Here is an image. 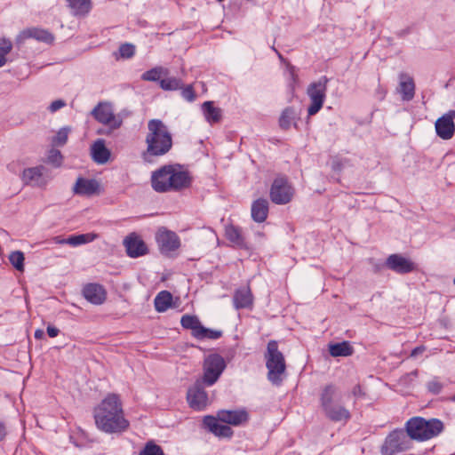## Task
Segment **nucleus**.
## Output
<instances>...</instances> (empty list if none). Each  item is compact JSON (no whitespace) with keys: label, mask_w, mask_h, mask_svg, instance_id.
<instances>
[{"label":"nucleus","mask_w":455,"mask_h":455,"mask_svg":"<svg viewBox=\"0 0 455 455\" xmlns=\"http://www.w3.org/2000/svg\"><path fill=\"white\" fill-rule=\"evenodd\" d=\"M94 419L97 427L105 433H120L129 427L121 401L115 394L108 395L95 408Z\"/></svg>","instance_id":"nucleus-1"},{"label":"nucleus","mask_w":455,"mask_h":455,"mask_svg":"<svg viewBox=\"0 0 455 455\" xmlns=\"http://www.w3.org/2000/svg\"><path fill=\"white\" fill-rule=\"evenodd\" d=\"M148 133L145 142L146 150L141 154L145 163L152 164L156 157L167 154L172 147V137L168 127L160 119L148 122Z\"/></svg>","instance_id":"nucleus-2"},{"label":"nucleus","mask_w":455,"mask_h":455,"mask_svg":"<svg viewBox=\"0 0 455 455\" xmlns=\"http://www.w3.org/2000/svg\"><path fill=\"white\" fill-rule=\"evenodd\" d=\"M444 426L438 419H425L421 417L410 419L405 424V431L411 441H427L440 435Z\"/></svg>","instance_id":"nucleus-3"},{"label":"nucleus","mask_w":455,"mask_h":455,"mask_svg":"<svg viewBox=\"0 0 455 455\" xmlns=\"http://www.w3.org/2000/svg\"><path fill=\"white\" fill-rule=\"evenodd\" d=\"M266 367L267 369V379L275 386H280L283 379L286 370L285 359L278 349V344L275 340H270L267 343V352L265 353Z\"/></svg>","instance_id":"nucleus-4"},{"label":"nucleus","mask_w":455,"mask_h":455,"mask_svg":"<svg viewBox=\"0 0 455 455\" xmlns=\"http://www.w3.org/2000/svg\"><path fill=\"white\" fill-rule=\"evenodd\" d=\"M412 447V442L403 429H395L386 437L380 452L382 455H395L410 450Z\"/></svg>","instance_id":"nucleus-5"},{"label":"nucleus","mask_w":455,"mask_h":455,"mask_svg":"<svg viewBox=\"0 0 455 455\" xmlns=\"http://www.w3.org/2000/svg\"><path fill=\"white\" fill-rule=\"evenodd\" d=\"M328 82L329 79L323 76L308 85L307 94L310 99V105L307 108L309 116L315 115L323 108L326 98Z\"/></svg>","instance_id":"nucleus-6"},{"label":"nucleus","mask_w":455,"mask_h":455,"mask_svg":"<svg viewBox=\"0 0 455 455\" xmlns=\"http://www.w3.org/2000/svg\"><path fill=\"white\" fill-rule=\"evenodd\" d=\"M91 115L97 122L108 126L111 131L120 128L123 124L122 118L115 115L111 103L107 101L99 102Z\"/></svg>","instance_id":"nucleus-7"},{"label":"nucleus","mask_w":455,"mask_h":455,"mask_svg":"<svg viewBox=\"0 0 455 455\" xmlns=\"http://www.w3.org/2000/svg\"><path fill=\"white\" fill-rule=\"evenodd\" d=\"M226 368V363L218 354L208 355L204 363V376L201 379L205 385L212 386Z\"/></svg>","instance_id":"nucleus-8"},{"label":"nucleus","mask_w":455,"mask_h":455,"mask_svg":"<svg viewBox=\"0 0 455 455\" xmlns=\"http://www.w3.org/2000/svg\"><path fill=\"white\" fill-rule=\"evenodd\" d=\"M270 199L275 204H286L294 196V188L283 177H277L270 188Z\"/></svg>","instance_id":"nucleus-9"},{"label":"nucleus","mask_w":455,"mask_h":455,"mask_svg":"<svg viewBox=\"0 0 455 455\" xmlns=\"http://www.w3.org/2000/svg\"><path fill=\"white\" fill-rule=\"evenodd\" d=\"M205 383L197 379L188 390L187 399L189 406L196 411H203L208 404V395L204 390Z\"/></svg>","instance_id":"nucleus-10"},{"label":"nucleus","mask_w":455,"mask_h":455,"mask_svg":"<svg viewBox=\"0 0 455 455\" xmlns=\"http://www.w3.org/2000/svg\"><path fill=\"white\" fill-rule=\"evenodd\" d=\"M167 179L168 192L187 188L192 182V179L188 172L182 171L180 166L174 165H171Z\"/></svg>","instance_id":"nucleus-11"},{"label":"nucleus","mask_w":455,"mask_h":455,"mask_svg":"<svg viewBox=\"0 0 455 455\" xmlns=\"http://www.w3.org/2000/svg\"><path fill=\"white\" fill-rule=\"evenodd\" d=\"M455 110H449L439 117L435 124V132L443 140H450L455 132Z\"/></svg>","instance_id":"nucleus-12"},{"label":"nucleus","mask_w":455,"mask_h":455,"mask_svg":"<svg viewBox=\"0 0 455 455\" xmlns=\"http://www.w3.org/2000/svg\"><path fill=\"white\" fill-rule=\"evenodd\" d=\"M385 266L388 269L400 275L408 274L416 269L414 262L396 253L391 254L387 258Z\"/></svg>","instance_id":"nucleus-13"},{"label":"nucleus","mask_w":455,"mask_h":455,"mask_svg":"<svg viewBox=\"0 0 455 455\" xmlns=\"http://www.w3.org/2000/svg\"><path fill=\"white\" fill-rule=\"evenodd\" d=\"M156 241L164 252L173 251L180 246V240L177 234L164 228L158 231Z\"/></svg>","instance_id":"nucleus-14"},{"label":"nucleus","mask_w":455,"mask_h":455,"mask_svg":"<svg viewBox=\"0 0 455 455\" xmlns=\"http://www.w3.org/2000/svg\"><path fill=\"white\" fill-rule=\"evenodd\" d=\"M341 398L339 387L334 384H328L324 386L320 393V406L324 413L330 411V408L335 402L339 401Z\"/></svg>","instance_id":"nucleus-15"},{"label":"nucleus","mask_w":455,"mask_h":455,"mask_svg":"<svg viewBox=\"0 0 455 455\" xmlns=\"http://www.w3.org/2000/svg\"><path fill=\"white\" fill-rule=\"evenodd\" d=\"M124 245L128 256L132 258H137L147 253L145 243L135 233H132L124 238Z\"/></svg>","instance_id":"nucleus-16"},{"label":"nucleus","mask_w":455,"mask_h":455,"mask_svg":"<svg viewBox=\"0 0 455 455\" xmlns=\"http://www.w3.org/2000/svg\"><path fill=\"white\" fill-rule=\"evenodd\" d=\"M84 297L92 304L101 305L107 297L104 287L98 283H88L83 289Z\"/></svg>","instance_id":"nucleus-17"},{"label":"nucleus","mask_w":455,"mask_h":455,"mask_svg":"<svg viewBox=\"0 0 455 455\" xmlns=\"http://www.w3.org/2000/svg\"><path fill=\"white\" fill-rule=\"evenodd\" d=\"M171 164L164 165L161 168L152 172L151 186L156 192L166 193L168 192L167 176L170 171Z\"/></svg>","instance_id":"nucleus-18"},{"label":"nucleus","mask_w":455,"mask_h":455,"mask_svg":"<svg viewBox=\"0 0 455 455\" xmlns=\"http://www.w3.org/2000/svg\"><path fill=\"white\" fill-rule=\"evenodd\" d=\"M398 77L399 86L397 91L401 94L402 100L404 101L411 100L415 95V84L413 78L403 72L400 73Z\"/></svg>","instance_id":"nucleus-19"},{"label":"nucleus","mask_w":455,"mask_h":455,"mask_svg":"<svg viewBox=\"0 0 455 455\" xmlns=\"http://www.w3.org/2000/svg\"><path fill=\"white\" fill-rule=\"evenodd\" d=\"M323 414L332 422L347 423L351 419L350 411L340 403V400L335 402L330 408V411H325Z\"/></svg>","instance_id":"nucleus-20"},{"label":"nucleus","mask_w":455,"mask_h":455,"mask_svg":"<svg viewBox=\"0 0 455 455\" xmlns=\"http://www.w3.org/2000/svg\"><path fill=\"white\" fill-rule=\"evenodd\" d=\"M220 421L238 426L248 420V413L245 411H220L217 414Z\"/></svg>","instance_id":"nucleus-21"},{"label":"nucleus","mask_w":455,"mask_h":455,"mask_svg":"<svg viewBox=\"0 0 455 455\" xmlns=\"http://www.w3.org/2000/svg\"><path fill=\"white\" fill-rule=\"evenodd\" d=\"M252 302L253 296L249 286H243L235 291L233 303L236 309L250 307Z\"/></svg>","instance_id":"nucleus-22"},{"label":"nucleus","mask_w":455,"mask_h":455,"mask_svg":"<svg viewBox=\"0 0 455 455\" xmlns=\"http://www.w3.org/2000/svg\"><path fill=\"white\" fill-rule=\"evenodd\" d=\"M99 183L95 180H88L84 178H78L73 188L75 194L82 196H92L99 189Z\"/></svg>","instance_id":"nucleus-23"},{"label":"nucleus","mask_w":455,"mask_h":455,"mask_svg":"<svg viewBox=\"0 0 455 455\" xmlns=\"http://www.w3.org/2000/svg\"><path fill=\"white\" fill-rule=\"evenodd\" d=\"M43 165L27 168L23 171L21 179L26 185L40 186L43 184Z\"/></svg>","instance_id":"nucleus-24"},{"label":"nucleus","mask_w":455,"mask_h":455,"mask_svg":"<svg viewBox=\"0 0 455 455\" xmlns=\"http://www.w3.org/2000/svg\"><path fill=\"white\" fill-rule=\"evenodd\" d=\"M93 161L99 164H106L110 157V151L106 148L103 140H96L91 148Z\"/></svg>","instance_id":"nucleus-25"},{"label":"nucleus","mask_w":455,"mask_h":455,"mask_svg":"<svg viewBox=\"0 0 455 455\" xmlns=\"http://www.w3.org/2000/svg\"><path fill=\"white\" fill-rule=\"evenodd\" d=\"M268 214V202L259 198L252 203L251 218L254 221L261 223L266 220Z\"/></svg>","instance_id":"nucleus-26"},{"label":"nucleus","mask_w":455,"mask_h":455,"mask_svg":"<svg viewBox=\"0 0 455 455\" xmlns=\"http://www.w3.org/2000/svg\"><path fill=\"white\" fill-rule=\"evenodd\" d=\"M21 36L24 38H34L40 42H44L47 44H51L53 42V36L45 29L33 28L24 30L21 34Z\"/></svg>","instance_id":"nucleus-27"},{"label":"nucleus","mask_w":455,"mask_h":455,"mask_svg":"<svg viewBox=\"0 0 455 455\" xmlns=\"http://www.w3.org/2000/svg\"><path fill=\"white\" fill-rule=\"evenodd\" d=\"M202 110L206 121L210 124L219 123L222 116V111L216 108L212 101H205L202 105Z\"/></svg>","instance_id":"nucleus-28"},{"label":"nucleus","mask_w":455,"mask_h":455,"mask_svg":"<svg viewBox=\"0 0 455 455\" xmlns=\"http://www.w3.org/2000/svg\"><path fill=\"white\" fill-rule=\"evenodd\" d=\"M97 238V235L93 233L82 234L77 235H71L67 239L56 238L59 243H68L72 246H78L81 244L88 243L94 241Z\"/></svg>","instance_id":"nucleus-29"},{"label":"nucleus","mask_w":455,"mask_h":455,"mask_svg":"<svg viewBox=\"0 0 455 455\" xmlns=\"http://www.w3.org/2000/svg\"><path fill=\"white\" fill-rule=\"evenodd\" d=\"M181 326L184 329L191 330L193 337L197 338L203 325L196 315H184L180 320Z\"/></svg>","instance_id":"nucleus-30"},{"label":"nucleus","mask_w":455,"mask_h":455,"mask_svg":"<svg viewBox=\"0 0 455 455\" xmlns=\"http://www.w3.org/2000/svg\"><path fill=\"white\" fill-rule=\"evenodd\" d=\"M225 235L227 239L236 246L240 248L245 247L244 238L239 228L233 225L227 226Z\"/></svg>","instance_id":"nucleus-31"},{"label":"nucleus","mask_w":455,"mask_h":455,"mask_svg":"<svg viewBox=\"0 0 455 455\" xmlns=\"http://www.w3.org/2000/svg\"><path fill=\"white\" fill-rule=\"evenodd\" d=\"M172 295L168 291H160L155 298L154 304L157 312L166 311L172 305Z\"/></svg>","instance_id":"nucleus-32"},{"label":"nucleus","mask_w":455,"mask_h":455,"mask_svg":"<svg viewBox=\"0 0 455 455\" xmlns=\"http://www.w3.org/2000/svg\"><path fill=\"white\" fill-rule=\"evenodd\" d=\"M329 352L331 356H348L353 354V347L347 341L340 343L331 344L329 346Z\"/></svg>","instance_id":"nucleus-33"},{"label":"nucleus","mask_w":455,"mask_h":455,"mask_svg":"<svg viewBox=\"0 0 455 455\" xmlns=\"http://www.w3.org/2000/svg\"><path fill=\"white\" fill-rule=\"evenodd\" d=\"M75 15H85L91 10V0H68Z\"/></svg>","instance_id":"nucleus-34"},{"label":"nucleus","mask_w":455,"mask_h":455,"mask_svg":"<svg viewBox=\"0 0 455 455\" xmlns=\"http://www.w3.org/2000/svg\"><path fill=\"white\" fill-rule=\"evenodd\" d=\"M296 116L297 113L295 112L293 108H286L282 112L281 116L279 118V124L281 128L287 130L291 126L292 124L296 126V124L294 123Z\"/></svg>","instance_id":"nucleus-35"},{"label":"nucleus","mask_w":455,"mask_h":455,"mask_svg":"<svg viewBox=\"0 0 455 455\" xmlns=\"http://www.w3.org/2000/svg\"><path fill=\"white\" fill-rule=\"evenodd\" d=\"M167 74L168 70L166 68H164L163 67H156L144 72L141 76V79L144 81L160 82L161 76Z\"/></svg>","instance_id":"nucleus-36"},{"label":"nucleus","mask_w":455,"mask_h":455,"mask_svg":"<svg viewBox=\"0 0 455 455\" xmlns=\"http://www.w3.org/2000/svg\"><path fill=\"white\" fill-rule=\"evenodd\" d=\"M160 87L164 91H175L182 86V81L176 77H167L160 80Z\"/></svg>","instance_id":"nucleus-37"},{"label":"nucleus","mask_w":455,"mask_h":455,"mask_svg":"<svg viewBox=\"0 0 455 455\" xmlns=\"http://www.w3.org/2000/svg\"><path fill=\"white\" fill-rule=\"evenodd\" d=\"M9 260L11 264L15 267L18 271H24V253L20 251H12L9 255Z\"/></svg>","instance_id":"nucleus-38"},{"label":"nucleus","mask_w":455,"mask_h":455,"mask_svg":"<svg viewBox=\"0 0 455 455\" xmlns=\"http://www.w3.org/2000/svg\"><path fill=\"white\" fill-rule=\"evenodd\" d=\"M139 455H164V453L161 446L157 445L153 441H149L145 444Z\"/></svg>","instance_id":"nucleus-39"},{"label":"nucleus","mask_w":455,"mask_h":455,"mask_svg":"<svg viewBox=\"0 0 455 455\" xmlns=\"http://www.w3.org/2000/svg\"><path fill=\"white\" fill-rule=\"evenodd\" d=\"M69 129L67 127L61 128L52 139V144L55 147L64 146L68 138Z\"/></svg>","instance_id":"nucleus-40"},{"label":"nucleus","mask_w":455,"mask_h":455,"mask_svg":"<svg viewBox=\"0 0 455 455\" xmlns=\"http://www.w3.org/2000/svg\"><path fill=\"white\" fill-rule=\"evenodd\" d=\"M63 156L60 150L52 148L48 152L47 163L54 167H60L62 164Z\"/></svg>","instance_id":"nucleus-41"},{"label":"nucleus","mask_w":455,"mask_h":455,"mask_svg":"<svg viewBox=\"0 0 455 455\" xmlns=\"http://www.w3.org/2000/svg\"><path fill=\"white\" fill-rule=\"evenodd\" d=\"M221 335H222L221 331L212 330V329H208V328L203 326V328L200 330V332L196 339H217L220 338Z\"/></svg>","instance_id":"nucleus-42"},{"label":"nucleus","mask_w":455,"mask_h":455,"mask_svg":"<svg viewBox=\"0 0 455 455\" xmlns=\"http://www.w3.org/2000/svg\"><path fill=\"white\" fill-rule=\"evenodd\" d=\"M213 434L219 437H231L233 430L229 426L219 423Z\"/></svg>","instance_id":"nucleus-43"},{"label":"nucleus","mask_w":455,"mask_h":455,"mask_svg":"<svg viewBox=\"0 0 455 455\" xmlns=\"http://www.w3.org/2000/svg\"><path fill=\"white\" fill-rule=\"evenodd\" d=\"M119 53L122 58H132L135 53V47L132 44H123L119 47Z\"/></svg>","instance_id":"nucleus-44"},{"label":"nucleus","mask_w":455,"mask_h":455,"mask_svg":"<svg viewBox=\"0 0 455 455\" xmlns=\"http://www.w3.org/2000/svg\"><path fill=\"white\" fill-rule=\"evenodd\" d=\"M181 96L183 97V99H185L186 100H188L189 102L194 101L196 97V92L191 84L187 85L186 87L182 88Z\"/></svg>","instance_id":"nucleus-45"},{"label":"nucleus","mask_w":455,"mask_h":455,"mask_svg":"<svg viewBox=\"0 0 455 455\" xmlns=\"http://www.w3.org/2000/svg\"><path fill=\"white\" fill-rule=\"evenodd\" d=\"M219 419L213 417V416H205L204 418V425L205 426L206 428L209 429V431H211L212 433H213V431L215 430V428L217 427L218 424H219Z\"/></svg>","instance_id":"nucleus-46"},{"label":"nucleus","mask_w":455,"mask_h":455,"mask_svg":"<svg viewBox=\"0 0 455 455\" xmlns=\"http://www.w3.org/2000/svg\"><path fill=\"white\" fill-rule=\"evenodd\" d=\"M12 49V43L11 40L3 37L0 38V53H3L4 55H7Z\"/></svg>","instance_id":"nucleus-47"},{"label":"nucleus","mask_w":455,"mask_h":455,"mask_svg":"<svg viewBox=\"0 0 455 455\" xmlns=\"http://www.w3.org/2000/svg\"><path fill=\"white\" fill-rule=\"evenodd\" d=\"M64 106H66V102L63 100H54L52 101L48 109L51 111V112H56L58 111L59 109H60L61 108H63Z\"/></svg>","instance_id":"nucleus-48"},{"label":"nucleus","mask_w":455,"mask_h":455,"mask_svg":"<svg viewBox=\"0 0 455 455\" xmlns=\"http://www.w3.org/2000/svg\"><path fill=\"white\" fill-rule=\"evenodd\" d=\"M428 388L431 392L438 394L442 389V386L439 384L437 380H432L428 382Z\"/></svg>","instance_id":"nucleus-49"},{"label":"nucleus","mask_w":455,"mask_h":455,"mask_svg":"<svg viewBox=\"0 0 455 455\" xmlns=\"http://www.w3.org/2000/svg\"><path fill=\"white\" fill-rule=\"evenodd\" d=\"M351 394L358 398V397H362L364 395V392L363 391L362 389V387L360 385H355L353 388H352V391H351Z\"/></svg>","instance_id":"nucleus-50"},{"label":"nucleus","mask_w":455,"mask_h":455,"mask_svg":"<svg viewBox=\"0 0 455 455\" xmlns=\"http://www.w3.org/2000/svg\"><path fill=\"white\" fill-rule=\"evenodd\" d=\"M46 331H47V334L51 338H54V337L58 336V334L60 333V330L57 327L52 326V325H48Z\"/></svg>","instance_id":"nucleus-51"},{"label":"nucleus","mask_w":455,"mask_h":455,"mask_svg":"<svg viewBox=\"0 0 455 455\" xmlns=\"http://www.w3.org/2000/svg\"><path fill=\"white\" fill-rule=\"evenodd\" d=\"M425 350H426V347L424 346L417 347L411 351V357H417L419 355L422 354Z\"/></svg>","instance_id":"nucleus-52"},{"label":"nucleus","mask_w":455,"mask_h":455,"mask_svg":"<svg viewBox=\"0 0 455 455\" xmlns=\"http://www.w3.org/2000/svg\"><path fill=\"white\" fill-rule=\"evenodd\" d=\"M288 69H289V73H290V76H291V78L292 80L293 83H296L297 82V75L295 73V68L293 66H291V64H288Z\"/></svg>","instance_id":"nucleus-53"},{"label":"nucleus","mask_w":455,"mask_h":455,"mask_svg":"<svg viewBox=\"0 0 455 455\" xmlns=\"http://www.w3.org/2000/svg\"><path fill=\"white\" fill-rule=\"evenodd\" d=\"M44 336V332L43 330H41V329L36 330V331H35V338L36 339H41Z\"/></svg>","instance_id":"nucleus-54"},{"label":"nucleus","mask_w":455,"mask_h":455,"mask_svg":"<svg viewBox=\"0 0 455 455\" xmlns=\"http://www.w3.org/2000/svg\"><path fill=\"white\" fill-rule=\"evenodd\" d=\"M6 435L5 427L0 423V441H2Z\"/></svg>","instance_id":"nucleus-55"},{"label":"nucleus","mask_w":455,"mask_h":455,"mask_svg":"<svg viewBox=\"0 0 455 455\" xmlns=\"http://www.w3.org/2000/svg\"><path fill=\"white\" fill-rule=\"evenodd\" d=\"M6 61H7L6 56L4 55L3 53H0V68L4 66Z\"/></svg>","instance_id":"nucleus-56"},{"label":"nucleus","mask_w":455,"mask_h":455,"mask_svg":"<svg viewBox=\"0 0 455 455\" xmlns=\"http://www.w3.org/2000/svg\"><path fill=\"white\" fill-rule=\"evenodd\" d=\"M271 49L277 54L278 58L281 61L285 60L283 56L275 48V46H272Z\"/></svg>","instance_id":"nucleus-57"},{"label":"nucleus","mask_w":455,"mask_h":455,"mask_svg":"<svg viewBox=\"0 0 455 455\" xmlns=\"http://www.w3.org/2000/svg\"><path fill=\"white\" fill-rule=\"evenodd\" d=\"M98 133H99V134H102V133H103V132H102L101 130H99V131H98Z\"/></svg>","instance_id":"nucleus-58"},{"label":"nucleus","mask_w":455,"mask_h":455,"mask_svg":"<svg viewBox=\"0 0 455 455\" xmlns=\"http://www.w3.org/2000/svg\"><path fill=\"white\" fill-rule=\"evenodd\" d=\"M454 400H455V395H454Z\"/></svg>","instance_id":"nucleus-59"}]
</instances>
